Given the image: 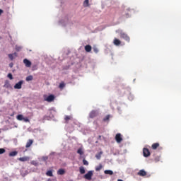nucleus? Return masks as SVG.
Instances as JSON below:
<instances>
[{
	"label": "nucleus",
	"instance_id": "obj_1",
	"mask_svg": "<svg viewBox=\"0 0 181 181\" xmlns=\"http://www.w3.org/2000/svg\"><path fill=\"white\" fill-rule=\"evenodd\" d=\"M93 175L94 171L90 170L83 176V177L84 179H86V180H91Z\"/></svg>",
	"mask_w": 181,
	"mask_h": 181
},
{
	"label": "nucleus",
	"instance_id": "obj_2",
	"mask_svg": "<svg viewBox=\"0 0 181 181\" xmlns=\"http://www.w3.org/2000/svg\"><path fill=\"white\" fill-rule=\"evenodd\" d=\"M115 141L117 144H121V142H122V135H121V133H117L116 134Z\"/></svg>",
	"mask_w": 181,
	"mask_h": 181
},
{
	"label": "nucleus",
	"instance_id": "obj_3",
	"mask_svg": "<svg viewBox=\"0 0 181 181\" xmlns=\"http://www.w3.org/2000/svg\"><path fill=\"white\" fill-rule=\"evenodd\" d=\"M143 155L144 158H148V156H151V151H149V149L144 148L143 149Z\"/></svg>",
	"mask_w": 181,
	"mask_h": 181
},
{
	"label": "nucleus",
	"instance_id": "obj_4",
	"mask_svg": "<svg viewBox=\"0 0 181 181\" xmlns=\"http://www.w3.org/2000/svg\"><path fill=\"white\" fill-rule=\"evenodd\" d=\"M120 37H122V39H124V40H126V42H129V40H131V38H129V36H128V35L124 33L120 34Z\"/></svg>",
	"mask_w": 181,
	"mask_h": 181
},
{
	"label": "nucleus",
	"instance_id": "obj_5",
	"mask_svg": "<svg viewBox=\"0 0 181 181\" xmlns=\"http://www.w3.org/2000/svg\"><path fill=\"white\" fill-rule=\"evenodd\" d=\"M22 84H23V81H20L18 83H16L14 86L15 90H21V88H22Z\"/></svg>",
	"mask_w": 181,
	"mask_h": 181
},
{
	"label": "nucleus",
	"instance_id": "obj_6",
	"mask_svg": "<svg viewBox=\"0 0 181 181\" xmlns=\"http://www.w3.org/2000/svg\"><path fill=\"white\" fill-rule=\"evenodd\" d=\"M45 100L47 101V103H52V101H54V95H50L47 98H45Z\"/></svg>",
	"mask_w": 181,
	"mask_h": 181
},
{
	"label": "nucleus",
	"instance_id": "obj_7",
	"mask_svg": "<svg viewBox=\"0 0 181 181\" xmlns=\"http://www.w3.org/2000/svg\"><path fill=\"white\" fill-rule=\"evenodd\" d=\"M8 59H10V60H13V59H16V57H18V53L14 52L13 54H8Z\"/></svg>",
	"mask_w": 181,
	"mask_h": 181
},
{
	"label": "nucleus",
	"instance_id": "obj_8",
	"mask_svg": "<svg viewBox=\"0 0 181 181\" xmlns=\"http://www.w3.org/2000/svg\"><path fill=\"white\" fill-rule=\"evenodd\" d=\"M23 63L26 67H30V66H32V62H30L28 59H24Z\"/></svg>",
	"mask_w": 181,
	"mask_h": 181
},
{
	"label": "nucleus",
	"instance_id": "obj_9",
	"mask_svg": "<svg viewBox=\"0 0 181 181\" xmlns=\"http://www.w3.org/2000/svg\"><path fill=\"white\" fill-rule=\"evenodd\" d=\"M64 119H65V123H66V124H69V122L70 120L73 119V116H71V115H70V116L66 115V116L64 117Z\"/></svg>",
	"mask_w": 181,
	"mask_h": 181
},
{
	"label": "nucleus",
	"instance_id": "obj_10",
	"mask_svg": "<svg viewBox=\"0 0 181 181\" xmlns=\"http://www.w3.org/2000/svg\"><path fill=\"white\" fill-rule=\"evenodd\" d=\"M137 175L139 176H146V171H145V170H140Z\"/></svg>",
	"mask_w": 181,
	"mask_h": 181
},
{
	"label": "nucleus",
	"instance_id": "obj_11",
	"mask_svg": "<svg viewBox=\"0 0 181 181\" xmlns=\"http://www.w3.org/2000/svg\"><path fill=\"white\" fill-rule=\"evenodd\" d=\"M92 49H93V47L90 45H88L85 46V51L87 53H90V52H91Z\"/></svg>",
	"mask_w": 181,
	"mask_h": 181
},
{
	"label": "nucleus",
	"instance_id": "obj_12",
	"mask_svg": "<svg viewBox=\"0 0 181 181\" xmlns=\"http://www.w3.org/2000/svg\"><path fill=\"white\" fill-rule=\"evenodd\" d=\"M18 160H20V162H28V160H29V157L28 156L21 157L18 158Z\"/></svg>",
	"mask_w": 181,
	"mask_h": 181
},
{
	"label": "nucleus",
	"instance_id": "obj_13",
	"mask_svg": "<svg viewBox=\"0 0 181 181\" xmlns=\"http://www.w3.org/2000/svg\"><path fill=\"white\" fill-rule=\"evenodd\" d=\"M96 116H97V112H95V110L91 111L89 115L90 118H95Z\"/></svg>",
	"mask_w": 181,
	"mask_h": 181
},
{
	"label": "nucleus",
	"instance_id": "obj_14",
	"mask_svg": "<svg viewBox=\"0 0 181 181\" xmlns=\"http://www.w3.org/2000/svg\"><path fill=\"white\" fill-rule=\"evenodd\" d=\"M113 43H114L115 46H119V45H121V40H119L117 38H115Z\"/></svg>",
	"mask_w": 181,
	"mask_h": 181
},
{
	"label": "nucleus",
	"instance_id": "obj_15",
	"mask_svg": "<svg viewBox=\"0 0 181 181\" xmlns=\"http://www.w3.org/2000/svg\"><path fill=\"white\" fill-rule=\"evenodd\" d=\"M33 144V140L29 139L28 142L26 143L25 148H30Z\"/></svg>",
	"mask_w": 181,
	"mask_h": 181
},
{
	"label": "nucleus",
	"instance_id": "obj_16",
	"mask_svg": "<svg viewBox=\"0 0 181 181\" xmlns=\"http://www.w3.org/2000/svg\"><path fill=\"white\" fill-rule=\"evenodd\" d=\"M104 173H105V175H110V176L114 175V172L111 170H105L104 171Z\"/></svg>",
	"mask_w": 181,
	"mask_h": 181
},
{
	"label": "nucleus",
	"instance_id": "obj_17",
	"mask_svg": "<svg viewBox=\"0 0 181 181\" xmlns=\"http://www.w3.org/2000/svg\"><path fill=\"white\" fill-rule=\"evenodd\" d=\"M4 88H9V87H11V83H9V81H6L4 82Z\"/></svg>",
	"mask_w": 181,
	"mask_h": 181
},
{
	"label": "nucleus",
	"instance_id": "obj_18",
	"mask_svg": "<svg viewBox=\"0 0 181 181\" xmlns=\"http://www.w3.org/2000/svg\"><path fill=\"white\" fill-rule=\"evenodd\" d=\"M159 143H154V144H152V146H151V148H152V149H158V148H159Z\"/></svg>",
	"mask_w": 181,
	"mask_h": 181
},
{
	"label": "nucleus",
	"instance_id": "obj_19",
	"mask_svg": "<svg viewBox=\"0 0 181 181\" xmlns=\"http://www.w3.org/2000/svg\"><path fill=\"white\" fill-rule=\"evenodd\" d=\"M79 172H80L81 175H84V173H86V169L84 168V167L81 166L79 168Z\"/></svg>",
	"mask_w": 181,
	"mask_h": 181
},
{
	"label": "nucleus",
	"instance_id": "obj_20",
	"mask_svg": "<svg viewBox=\"0 0 181 181\" xmlns=\"http://www.w3.org/2000/svg\"><path fill=\"white\" fill-rule=\"evenodd\" d=\"M66 173V171L64 169H59L57 172L58 175H64Z\"/></svg>",
	"mask_w": 181,
	"mask_h": 181
},
{
	"label": "nucleus",
	"instance_id": "obj_21",
	"mask_svg": "<svg viewBox=\"0 0 181 181\" xmlns=\"http://www.w3.org/2000/svg\"><path fill=\"white\" fill-rule=\"evenodd\" d=\"M59 88H61V90H63V88H64V87H66V83H64L63 81L59 83Z\"/></svg>",
	"mask_w": 181,
	"mask_h": 181
},
{
	"label": "nucleus",
	"instance_id": "obj_22",
	"mask_svg": "<svg viewBox=\"0 0 181 181\" xmlns=\"http://www.w3.org/2000/svg\"><path fill=\"white\" fill-rule=\"evenodd\" d=\"M18 155V151H11L9 153V156H16Z\"/></svg>",
	"mask_w": 181,
	"mask_h": 181
},
{
	"label": "nucleus",
	"instance_id": "obj_23",
	"mask_svg": "<svg viewBox=\"0 0 181 181\" xmlns=\"http://www.w3.org/2000/svg\"><path fill=\"white\" fill-rule=\"evenodd\" d=\"M103 169V165L100 164L98 166L95 167L96 172H100V170Z\"/></svg>",
	"mask_w": 181,
	"mask_h": 181
},
{
	"label": "nucleus",
	"instance_id": "obj_24",
	"mask_svg": "<svg viewBox=\"0 0 181 181\" xmlns=\"http://www.w3.org/2000/svg\"><path fill=\"white\" fill-rule=\"evenodd\" d=\"M89 0H85L84 1H83V6L85 7V8H87V6H89Z\"/></svg>",
	"mask_w": 181,
	"mask_h": 181
},
{
	"label": "nucleus",
	"instance_id": "obj_25",
	"mask_svg": "<svg viewBox=\"0 0 181 181\" xmlns=\"http://www.w3.org/2000/svg\"><path fill=\"white\" fill-rule=\"evenodd\" d=\"M32 80H33V76L32 75L26 77V81H32Z\"/></svg>",
	"mask_w": 181,
	"mask_h": 181
},
{
	"label": "nucleus",
	"instance_id": "obj_26",
	"mask_svg": "<svg viewBox=\"0 0 181 181\" xmlns=\"http://www.w3.org/2000/svg\"><path fill=\"white\" fill-rule=\"evenodd\" d=\"M110 115H107L105 117L103 118V121L106 122V121H110Z\"/></svg>",
	"mask_w": 181,
	"mask_h": 181
},
{
	"label": "nucleus",
	"instance_id": "obj_27",
	"mask_svg": "<svg viewBox=\"0 0 181 181\" xmlns=\"http://www.w3.org/2000/svg\"><path fill=\"white\" fill-rule=\"evenodd\" d=\"M47 176L52 177L53 176V172L52 170H49L46 173Z\"/></svg>",
	"mask_w": 181,
	"mask_h": 181
},
{
	"label": "nucleus",
	"instance_id": "obj_28",
	"mask_svg": "<svg viewBox=\"0 0 181 181\" xmlns=\"http://www.w3.org/2000/svg\"><path fill=\"white\" fill-rule=\"evenodd\" d=\"M17 119H18V121H22V120H23V115H18L17 116Z\"/></svg>",
	"mask_w": 181,
	"mask_h": 181
},
{
	"label": "nucleus",
	"instance_id": "obj_29",
	"mask_svg": "<svg viewBox=\"0 0 181 181\" xmlns=\"http://www.w3.org/2000/svg\"><path fill=\"white\" fill-rule=\"evenodd\" d=\"M77 153H78L79 155H83L84 152H83V149L78 148L77 151Z\"/></svg>",
	"mask_w": 181,
	"mask_h": 181
},
{
	"label": "nucleus",
	"instance_id": "obj_30",
	"mask_svg": "<svg viewBox=\"0 0 181 181\" xmlns=\"http://www.w3.org/2000/svg\"><path fill=\"white\" fill-rule=\"evenodd\" d=\"M101 155H103V151H100L99 154H97L95 156V158H97L98 159H101Z\"/></svg>",
	"mask_w": 181,
	"mask_h": 181
},
{
	"label": "nucleus",
	"instance_id": "obj_31",
	"mask_svg": "<svg viewBox=\"0 0 181 181\" xmlns=\"http://www.w3.org/2000/svg\"><path fill=\"white\" fill-rule=\"evenodd\" d=\"M83 165H85L86 166H88V161H87L86 159L83 160Z\"/></svg>",
	"mask_w": 181,
	"mask_h": 181
},
{
	"label": "nucleus",
	"instance_id": "obj_32",
	"mask_svg": "<svg viewBox=\"0 0 181 181\" xmlns=\"http://www.w3.org/2000/svg\"><path fill=\"white\" fill-rule=\"evenodd\" d=\"M5 152H6L5 148H0V155L5 153Z\"/></svg>",
	"mask_w": 181,
	"mask_h": 181
},
{
	"label": "nucleus",
	"instance_id": "obj_33",
	"mask_svg": "<svg viewBox=\"0 0 181 181\" xmlns=\"http://www.w3.org/2000/svg\"><path fill=\"white\" fill-rule=\"evenodd\" d=\"M8 78H10V80H13V76H12V74H8Z\"/></svg>",
	"mask_w": 181,
	"mask_h": 181
},
{
	"label": "nucleus",
	"instance_id": "obj_34",
	"mask_svg": "<svg viewBox=\"0 0 181 181\" xmlns=\"http://www.w3.org/2000/svg\"><path fill=\"white\" fill-rule=\"evenodd\" d=\"M23 120L25 122H30L29 118H28V117H23Z\"/></svg>",
	"mask_w": 181,
	"mask_h": 181
},
{
	"label": "nucleus",
	"instance_id": "obj_35",
	"mask_svg": "<svg viewBox=\"0 0 181 181\" xmlns=\"http://www.w3.org/2000/svg\"><path fill=\"white\" fill-rule=\"evenodd\" d=\"M16 52H20V50H22V47H16Z\"/></svg>",
	"mask_w": 181,
	"mask_h": 181
},
{
	"label": "nucleus",
	"instance_id": "obj_36",
	"mask_svg": "<svg viewBox=\"0 0 181 181\" xmlns=\"http://www.w3.org/2000/svg\"><path fill=\"white\" fill-rule=\"evenodd\" d=\"M93 52H94V53H98V48H97V47H93Z\"/></svg>",
	"mask_w": 181,
	"mask_h": 181
},
{
	"label": "nucleus",
	"instance_id": "obj_37",
	"mask_svg": "<svg viewBox=\"0 0 181 181\" xmlns=\"http://www.w3.org/2000/svg\"><path fill=\"white\" fill-rule=\"evenodd\" d=\"M9 67H11V68L13 67V63H12V62L10 63L9 64Z\"/></svg>",
	"mask_w": 181,
	"mask_h": 181
},
{
	"label": "nucleus",
	"instance_id": "obj_38",
	"mask_svg": "<svg viewBox=\"0 0 181 181\" xmlns=\"http://www.w3.org/2000/svg\"><path fill=\"white\" fill-rule=\"evenodd\" d=\"M2 13H4V10L0 9V15H2Z\"/></svg>",
	"mask_w": 181,
	"mask_h": 181
},
{
	"label": "nucleus",
	"instance_id": "obj_39",
	"mask_svg": "<svg viewBox=\"0 0 181 181\" xmlns=\"http://www.w3.org/2000/svg\"><path fill=\"white\" fill-rule=\"evenodd\" d=\"M98 139H101V136H98Z\"/></svg>",
	"mask_w": 181,
	"mask_h": 181
}]
</instances>
